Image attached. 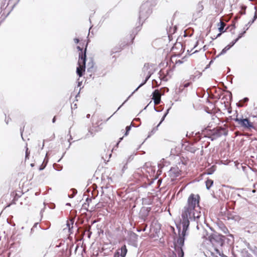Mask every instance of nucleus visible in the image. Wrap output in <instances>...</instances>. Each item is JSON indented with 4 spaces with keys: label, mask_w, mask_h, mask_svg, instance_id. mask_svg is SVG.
<instances>
[{
    "label": "nucleus",
    "mask_w": 257,
    "mask_h": 257,
    "mask_svg": "<svg viewBox=\"0 0 257 257\" xmlns=\"http://www.w3.org/2000/svg\"><path fill=\"white\" fill-rule=\"evenodd\" d=\"M200 197L199 195L191 194L187 199V205L182 210L181 217L184 229L188 228L190 220H198L201 216V207L199 205Z\"/></svg>",
    "instance_id": "nucleus-1"
},
{
    "label": "nucleus",
    "mask_w": 257,
    "mask_h": 257,
    "mask_svg": "<svg viewBox=\"0 0 257 257\" xmlns=\"http://www.w3.org/2000/svg\"><path fill=\"white\" fill-rule=\"evenodd\" d=\"M75 44L80 42L79 45L77 47L79 51V59L78 61V67L76 69V73L79 77H82L84 73L86 65L88 71H92L94 69L95 63L92 58H89L86 59V50L88 42L81 40L78 38L74 39Z\"/></svg>",
    "instance_id": "nucleus-2"
},
{
    "label": "nucleus",
    "mask_w": 257,
    "mask_h": 257,
    "mask_svg": "<svg viewBox=\"0 0 257 257\" xmlns=\"http://www.w3.org/2000/svg\"><path fill=\"white\" fill-rule=\"evenodd\" d=\"M205 136L211 139L212 141L216 140L222 135H227V131L225 128L217 127L212 130H206Z\"/></svg>",
    "instance_id": "nucleus-3"
},
{
    "label": "nucleus",
    "mask_w": 257,
    "mask_h": 257,
    "mask_svg": "<svg viewBox=\"0 0 257 257\" xmlns=\"http://www.w3.org/2000/svg\"><path fill=\"white\" fill-rule=\"evenodd\" d=\"M234 121L237 122L238 124H239L241 126L245 128L250 130L251 128H255L254 122L253 121H251L248 118H239L237 117V115L236 117L234 119Z\"/></svg>",
    "instance_id": "nucleus-4"
},
{
    "label": "nucleus",
    "mask_w": 257,
    "mask_h": 257,
    "mask_svg": "<svg viewBox=\"0 0 257 257\" xmlns=\"http://www.w3.org/2000/svg\"><path fill=\"white\" fill-rule=\"evenodd\" d=\"M222 235L212 234L209 236V240L213 245L222 246L224 242Z\"/></svg>",
    "instance_id": "nucleus-5"
},
{
    "label": "nucleus",
    "mask_w": 257,
    "mask_h": 257,
    "mask_svg": "<svg viewBox=\"0 0 257 257\" xmlns=\"http://www.w3.org/2000/svg\"><path fill=\"white\" fill-rule=\"evenodd\" d=\"M151 66H152V65L150 64L149 63H145L144 64L142 71L143 73V76L145 77V80L143 83L140 85V86L137 88L136 90H138L140 87L145 84L150 77L151 75H152V72L150 70Z\"/></svg>",
    "instance_id": "nucleus-6"
},
{
    "label": "nucleus",
    "mask_w": 257,
    "mask_h": 257,
    "mask_svg": "<svg viewBox=\"0 0 257 257\" xmlns=\"http://www.w3.org/2000/svg\"><path fill=\"white\" fill-rule=\"evenodd\" d=\"M181 175V171L177 166L173 167L169 171V176L172 180H174Z\"/></svg>",
    "instance_id": "nucleus-7"
},
{
    "label": "nucleus",
    "mask_w": 257,
    "mask_h": 257,
    "mask_svg": "<svg viewBox=\"0 0 257 257\" xmlns=\"http://www.w3.org/2000/svg\"><path fill=\"white\" fill-rule=\"evenodd\" d=\"M183 226L182 232L181 234H179V237L177 239V242L175 243V247H182L184 244L185 236L186 232L188 229H184V226Z\"/></svg>",
    "instance_id": "nucleus-8"
},
{
    "label": "nucleus",
    "mask_w": 257,
    "mask_h": 257,
    "mask_svg": "<svg viewBox=\"0 0 257 257\" xmlns=\"http://www.w3.org/2000/svg\"><path fill=\"white\" fill-rule=\"evenodd\" d=\"M127 250L125 245H123L120 249H118L113 257H125Z\"/></svg>",
    "instance_id": "nucleus-9"
},
{
    "label": "nucleus",
    "mask_w": 257,
    "mask_h": 257,
    "mask_svg": "<svg viewBox=\"0 0 257 257\" xmlns=\"http://www.w3.org/2000/svg\"><path fill=\"white\" fill-rule=\"evenodd\" d=\"M149 9H147V6H146L145 4H143L140 7V18L147 17L149 15Z\"/></svg>",
    "instance_id": "nucleus-10"
},
{
    "label": "nucleus",
    "mask_w": 257,
    "mask_h": 257,
    "mask_svg": "<svg viewBox=\"0 0 257 257\" xmlns=\"http://www.w3.org/2000/svg\"><path fill=\"white\" fill-rule=\"evenodd\" d=\"M161 94L158 89L155 90L153 93L152 99L154 100L155 105L160 104L161 102Z\"/></svg>",
    "instance_id": "nucleus-11"
},
{
    "label": "nucleus",
    "mask_w": 257,
    "mask_h": 257,
    "mask_svg": "<svg viewBox=\"0 0 257 257\" xmlns=\"http://www.w3.org/2000/svg\"><path fill=\"white\" fill-rule=\"evenodd\" d=\"M23 194V192L21 190L13 191L11 195L13 197V199L12 200L13 203H15V202L18 200Z\"/></svg>",
    "instance_id": "nucleus-12"
},
{
    "label": "nucleus",
    "mask_w": 257,
    "mask_h": 257,
    "mask_svg": "<svg viewBox=\"0 0 257 257\" xmlns=\"http://www.w3.org/2000/svg\"><path fill=\"white\" fill-rule=\"evenodd\" d=\"M245 33V31H244L243 33L239 34L238 37L234 40V42H232L231 45H228L226 46L222 51V53H225L227 50H228L231 47H232L240 38L242 37V35Z\"/></svg>",
    "instance_id": "nucleus-13"
},
{
    "label": "nucleus",
    "mask_w": 257,
    "mask_h": 257,
    "mask_svg": "<svg viewBox=\"0 0 257 257\" xmlns=\"http://www.w3.org/2000/svg\"><path fill=\"white\" fill-rule=\"evenodd\" d=\"M92 201V199H89V198H87L86 199V202L87 203H85L83 205V206L84 207H86V206L87 205L88 206V207H89V204L90 202H91ZM100 206V204L99 203H97V204H96L94 208L93 207H91L90 209H89L88 208H87V210L88 211H94L95 210V209H97L98 208H99Z\"/></svg>",
    "instance_id": "nucleus-14"
},
{
    "label": "nucleus",
    "mask_w": 257,
    "mask_h": 257,
    "mask_svg": "<svg viewBox=\"0 0 257 257\" xmlns=\"http://www.w3.org/2000/svg\"><path fill=\"white\" fill-rule=\"evenodd\" d=\"M225 26L226 24L222 21L218 24V30L220 32V33L217 35V36H220L222 33L226 31V30H224Z\"/></svg>",
    "instance_id": "nucleus-15"
},
{
    "label": "nucleus",
    "mask_w": 257,
    "mask_h": 257,
    "mask_svg": "<svg viewBox=\"0 0 257 257\" xmlns=\"http://www.w3.org/2000/svg\"><path fill=\"white\" fill-rule=\"evenodd\" d=\"M165 76H164L161 77V79L163 81H168L171 77V75H170V73L172 72L171 69L169 68L167 70H165Z\"/></svg>",
    "instance_id": "nucleus-16"
},
{
    "label": "nucleus",
    "mask_w": 257,
    "mask_h": 257,
    "mask_svg": "<svg viewBox=\"0 0 257 257\" xmlns=\"http://www.w3.org/2000/svg\"><path fill=\"white\" fill-rule=\"evenodd\" d=\"M175 249L178 254V257H183L184 252L183 251L182 247H181V246L179 247H175Z\"/></svg>",
    "instance_id": "nucleus-17"
},
{
    "label": "nucleus",
    "mask_w": 257,
    "mask_h": 257,
    "mask_svg": "<svg viewBox=\"0 0 257 257\" xmlns=\"http://www.w3.org/2000/svg\"><path fill=\"white\" fill-rule=\"evenodd\" d=\"M248 101V98L247 97H245L243 98L242 100H241L239 101L238 103V106L239 107H243L244 105V103L247 102Z\"/></svg>",
    "instance_id": "nucleus-18"
},
{
    "label": "nucleus",
    "mask_w": 257,
    "mask_h": 257,
    "mask_svg": "<svg viewBox=\"0 0 257 257\" xmlns=\"http://www.w3.org/2000/svg\"><path fill=\"white\" fill-rule=\"evenodd\" d=\"M213 184V181L211 179H207L206 181V186L207 189H209Z\"/></svg>",
    "instance_id": "nucleus-19"
},
{
    "label": "nucleus",
    "mask_w": 257,
    "mask_h": 257,
    "mask_svg": "<svg viewBox=\"0 0 257 257\" xmlns=\"http://www.w3.org/2000/svg\"><path fill=\"white\" fill-rule=\"evenodd\" d=\"M30 152L29 151V149L27 147H26V151H25V160L29 159L30 156Z\"/></svg>",
    "instance_id": "nucleus-20"
},
{
    "label": "nucleus",
    "mask_w": 257,
    "mask_h": 257,
    "mask_svg": "<svg viewBox=\"0 0 257 257\" xmlns=\"http://www.w3.org/2000/svg\"><path fill=\"white\" fill-rule=\"evenodd\" d=\"M159 77H160V80H162L161 79V77L164 76H165V69H162L161 70V71H160L159 72Z\"/></svg>",
    "instance_id": "nucleus-21"
},
{
    "label": "nucleus",
    "mask_w": 257,
    "mask_h": 257,
    "mask_svg": "<svg viewBox=\"0 0 257 257\" xmlns=\"http://www.w3.org/2000/svg\"><path fill=\"white\" fill-rule=\"evenodd\" d=\"M131 125L130 126H127L126 127H125V132L124 133V136H127L129 133V131L131 130Z\"/></svg>",
    "instance_id": "nucleus-22"
},
{
    "label": "nucleus",
    "mask_w": 257,
    "mask_h": 257,
    "mask_svg": "<svg viewBox=\"0 0 257 257\" xmlns=\"http://www.w3.org/2000/svg\"><path fill=\"white\" fill-rule=\"evenodd\" d=\"M196 46V45H195L194 46V48H193L191 49L190 50L188 49V50H187V51L189 52V53H190L191 54H193V53H195L196 52H197V50H195V51H193V49H194V48Z\"/></svg>",
    "instance_id": "nucleus-23"
},
{
    "label": "nucleus",
    "mask_w": 257,
    "mask_h": 257,
    "mask_svg": "<svg viewBox=\"0 0 257 257\" xmlns=\"http://www.w3.org/2000/svg\"><path fill=\"white\" fill-rule=\"evenodd\" d=\"M161 81H162V80H160V83H159V84H158V82H157V81H156V80H154V81H153V84H154L155 83H155H156V86H159V85L161 84Z\"/></svg>",
    "instance_id": "nucleus-24"
},
{
    "label": "nucleus",
    "mask_w": 257,
    "mask_h": 257,
    "mask_svg": "<svg viewBox=\"0 0 257 257\" xmlns=\"http://www.w3.org/2000/svg\"><path fill=\"white\" fill-rule=\"evenodd\" d=\"M214 250H215V251H216V252L217 254H218L219 255H221V253H220V251H219V249H217V248H214Z\"/></svg>",
    "instance_id": "nucleus-25"
},
{
    "label": "nucleus",
    "mask_w": 257,
    "mask_h": 257,
    "mask_svg": "<svg viewBox=\"0 0 257 257\" xmlns=\"http://www.w3.org/2000/svg\"><path fill=\"white\" fill-rule=\"evenodd\" d=\"M224 232L225 233H227L229 232L228 230L226 227H225V228H224Z\"/></svg>",
    "instance_id": "nucleus-26"
},
{
    "label": "nucleus",
    "mask_w": 257,
    "mask_h": 257,
    "mask_svg": "<svg viewBox=\"0 0 257 257\" xmlns=\"http://www.w3.org/2000/svg\"><path fill=\"white\" fill-rule=\"evenodd\" d=\"M189 84H190V83L187 82V83H185V84L184 85V87H188V86L189 85Z\"/></svg>",
    "instance_id": "nucleus-27"
},
{
    "label": "nucleus",
    "mask_w": 257,
    "mask_h": 257,
    "mask_svg": "<svg viewBox=\"0 0 257 257\" xmlns=\"http://www.w3.org/2000/svg\"><path fill=\"white\" fill-rule=\"evenodd\" d=\"M56 121V116H54L52 119V122L54 123Z\"/></svg>",
    "instance_id": "nucleus-28"
},
{
    "label": "nucleus",
    "mask_w": 257,
    "mask_h": 257,
    "mask_svg": "<svg viewBox=\"0 0 257 257\" xmlns=\"http://www.w3.org/2000/svg\"><path fill=\"white\" fill-rule=\"evenodd\" d=\"M181 63H182V61L180 60H178V61L176 62V64H177V63L181 64Z\"/></svg>",
    "instance_id": "nucleus-29"
},
{
    "label": "nucleus",
    "mask_w": 257,
    "mask_h": 257,
    "mask_svg": "<svg viewBox=\"0 0 257 257\" xmlns=\"http://www.w3.org/2000/svg\"><path fill=\"white\" fill-rule=\"evenodd\" d=\"M257 18V15L256 14H255V16L254 17V19H256Z\"/></svg>",
    "instance_id": "nucleus-30"
},
{
    "label": "nucleus",
    "mask_w": 257,
    "mask_h": 257,
    "mask_svg": "<svg viewBox=\"0 0 257 257\" xmlns=\"http://www.w3.org/2000/svg\"><path fill=\"white\" fill-rule=\"evenodd\" d=\"M123 137V136L122 137L120 138V140H121L122 139Z\"/></svg>",
    "instance_id": "nucleus-31"
},
{
    "label": "nucleus",
    "mask_w": 257,
    "mask_h": 257,
    "mask_svg": "<svg viewBox=\"0 0 257 257\" xmlns=\"http://www.w3.org/2000/svg\"><path fill=\"white\" fill-rule=\"evenodd\" d=\"M90 233L89 234L88 237H90Z\"/></svg>",
    "instance_id": "nucleus-32"
},
{
    "label": "nucleus",
    "mask_w": 257,
    "mask_h": 257,
    "mask_svg": "<svg viewBox=\"0 0 257 257\" xmlns=\"http://www.w3.org/2000/svg\"><path fill=\"white\" fill-rule=\"evenodd\" d=\"M44 146V142H43V146Z\"/></svg>",
    "instance_id": "nucleus-33"
}]
</instances>
